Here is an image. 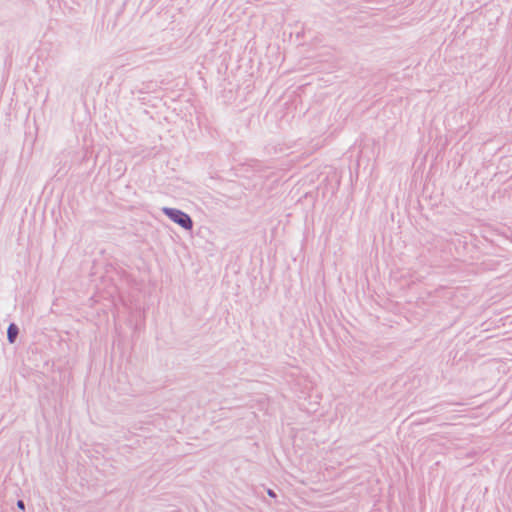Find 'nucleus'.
<instances>
[{"label":"nucleus","mask_w":512,"mask_h":512,"mask_svg":"<svg viewBox=\"0 0 512 512\" xmlns=\"http://www.w3.org/2000/svg\"><path fill=\"white\" fill-rule=\"evenodd\" d=\"M267 494L272 498H276V493L272 489H268Z\"/></svg>","instance_id":"20e7f679"},{"label":"nucleus","mask_w":512,"mask_h":512,"mask_svg":"<svg viewBox=\"0 0 512 512\" xmlns=\"http://www.w3.org/2000/svg\"><path fill=\"white\" fill-rule=\"evenodd\" d=\"M19 334V327L16 325L15 322H10L8 328H7V340L10 344H13L16 342V339Z\"/></svg>","instance_id":"f03ea898"},{"label":"nucleus","mask_w":512,"mask_h":512,"mask_svg":"<svg viewBox=\"0 0 512 512\" xmlns=\"http://www.w3.org/2000/svg\"><path fill=\"white\" fill-rule=\"evenodd\" d=\"M17 507L21 510H25V503L23 500H18L17 501Z\"/></svg>","instance_id":"7ed1b4c3"},{"label":"nucleus","mask_w":512,"mask_h":512,"mask_svg":"<svg viewBox=\"0 0 512 512\" xmlns=\"http://www.w3.org/2000/svg\"><path fill=\"white\" fill-rule=\"evenodd\" d=\"M164 212L170 219H172L174 222H176L183 228L191 229L192 221H191L190 217L187 214H185L184 212H182L180 210H176V209H170V208H165Z\"/></svg>","instance_id":"f257e3e1"}]
</instances>
